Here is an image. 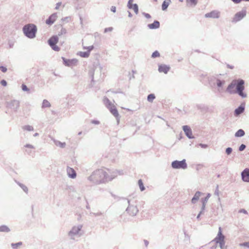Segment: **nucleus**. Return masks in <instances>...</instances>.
<instances>
[{"mask_svg":"<svg viewBox=\"0 0 249 249\" xmlns=\"http://www.w3.org/2000/svg\"><path fill=\"white\" fill-rule=\"evenodd\" d=\"M51 106V104L49 101L47 100H44L42 103V107H48Z\"/></svg>","mask_w":249,"mask_h":249,"instance_id":"27","label":"nucleus"},{"mask_svg":"<svg viewBox=\"0 0 249 249\" xmlns=\"http://www.w3.org/2000/svg\"><path fill=\"white\" fill-rule=\"evenodd\" d=\"M58 42V37L56 36H52L48 40V43L50 46L55 51H59L60 50L59 47L56 45Z\"/></svg>","mask_w":249,"mask_h":249,"instance_id":"6","label":"nucleus"},{"mask_svg":"<svg viewBox=\"0 0 249 249\" xmlns=\"http://www.w3.org/2000/svg\"><path fill=\"white\" fill-rule=\"evenodd\" d=\"M245 135V132L242 129L238 130L235 134V136L236 137H239L243 136Z\"/></svg>","mask_w":249,"mask_h":249,"instance_id":"23","label":"nucleus"},{"mask_svg":"<svg viewBox=\"0 0 249 249\" xmlns=\"http://www.w3.org/2000/svg\"><path fill=\"white\" fill-rule=\"evenodd\" d=\"M135 209L136 213H137L138 212V210L136 208H135Z\"/></svg>","mask_w":249,"mask_h":249,"instance_id":"47","label":"nucleus"},{"mask_svg":"<svg viewBox=\"0 0 249 249\" xmlns=\"http://www.w3.org/2000/svg\"><path fill=\"white\" fill-rule=\"evenodd\" d=\"M240 245L241 246H243V247H245L249 248V242L243 243L242 244H241Z\"/></svg>","mask_w":249,"mask_h":249,"instance_id":"31","label":"nucleus"},{"mask_svg":"<svg viewBox=\"0 0 249 249\" xmlns=\"http://www.w3.org/2000/svg\"><path fill=\"white\" fill-rule=\"evenodd\" d=\"M198 0H186V3L190 6H195L197 3Z\"/></svg>","mask_w":249,"mask_h":249,"instance_id":"22","label":"nucleus"},{"mask_svg":"<svg viewBox=\"0 0 249 249\" xmlns=\"http://www.w3.org/2000/svg\"><path fill=\"white\" fill-rule=\"evenodd\" d=\"M107 177L106 173L102 169L98 170L94 172L89 177L91 180L95 179L97 182H102Z\"/></svg>","mask_w":249,"mask_h":249,"instance_id":"4","label":"nucleus"},{"mask_svg":"<svg viewBox=\"0 0 249 249\" xmlns=\"http://www.w3.org/2000/svg\"><path fill=\"white\" fill-rule=\"evenodd\" d=\"M205 17L207 18H218L219 17V13L216 11H213L205 14Z\"/></svg>","mask_w":249,"mask_h":249,"instance_id":"11","label":"nucleus"},{"mask_svg":"<svg viewBox=\"0 0 249 249\" xmlns=\"http://www.w3.org/2000/svg\"><path fill=\"white\" fill-rule=\"evenodd\" d=\"M145 16H146V18H150V15H149V14H146L145 15Z\"/></svg>","mask_w":249,"mask_h":249,"instance_id":"44","label":"nucleus"},{"mask_svg":"<svg viewBox=\"0 0 249 249\" xmlns=\"http://www.w3.org/2000/svg\"><path fill=\"white\" fill-rule=\"evenodd\" d=\"M246 15V11L245 10L238 12L234 15L232 18V21L234 22H238L244 18Z\"/></svg>","mask_w":249,"mask_h":249,"instance_id":"8","label":"nucleus"},{"mask_svg":"<svg viewBox=\"0 0 249 249\" xmlns=\"http://www.w3.org/2000/svg\"><path fill=\"white\" fill-rule=\"evenodd\" d=\"M23 129L24 130L28 131H31L34 130L33 127L31 125H25L23 127Z\"/></svg>","mask_w":249,"mask_h":249,"instance_id":"25","label":"nucleus"},{"mask_svg":"<svg viewBox=\"0 0 249 249\" xmlns=\"http://www.w3.org/2000/svg\"><path fill=\"white\" fill-rule=\"evenodd\" d=\"M61 2H58L56 5V7H55V9H58L59 8V7L61 5Z\"/></svg>","mask_w":249,"mask_h":249,"instance_id":"39","label":"nucleus"},{"mask_svg":"<svg viewBox=\"0 0 249 249\" xmlns=\"http://www.w3.org/2000/svg\"><path fill=\"white\" fill-rule=\"evenodd\" d=\"M172 166L175 169H185L187 168V164L185 160H183L181 161L175 160L172 163Z\"/></svg>","mask_w":249,"mask_h":249,"instance_id":"7","label":"nucleus"},{"mask_svg":"<svg viewBox=\"0 0 249 249\" xmlns=\"http://www.w3.org/2000/svg\"><path fill=\"white\" fill-rule=\"evenodd\" d=\"M85 49H87L88 50V52H89L90 53V52L94 48V47L93 46H89L88 47H85L84 48Z\"/></svg>","mask_w":249,"mask_h":249,"instance_id":"32","label":"nucleus"},{"mask_svg":"<svg viewBox=\"0 0 249 249\" xmlns=\"http://www.w3.org/2000/svg\"><path fill=\"white\" fill-rule=\"evenodd\" d=\"M111 11L115 13L116 12V7L115 6H112L111 8Z\"/></svg>","mask_w":249,"mask_h":249,"instance_id":"41","label":"nucleus"},{"mask_svg":"<svg viewBox=\"0 0 249 249\" xmlns=\"http://www.w3.org/2000/svg\"><path fill=\"white\" fill-rule=\"evenodd\" d=\"M138 184L139 186V187L142 191L144 190L145 188L144 187V185L143 184L142 181V179H139L138 181Z\"/></svg>","mask_w":249,"mask_h":249,"instance_id":"28","label":"nucleus"},{"mask_svg":"<svg viewBox=\"0 0 249 249\" xmlns=\"http://www.w3.org/2000/svg\"><path fill=\"white\" fill-rule=\"evenodd\" d=\"M57 18V16L56 13L52 14L48 19L46 20V23L48 25H51L53 24Z\"/></svg>","mask_w":249,"mask_h":249,"instance_id":"10","label":"nucleus"},{"mask_svg":"<svg viewBox=\"0 0 249 249\" xmlns=\"http://www.w3.org/2000/svg\"><path fill=\"white\" fill-rule=\"evenodd\" d=\"M66 144L65 142L64 143H62V142H59V146H60L61 147H64L65 146Z\"/></svg>","mask_w":249,"mask_h":249,"instance_id":"40","label":"nucleus"},{"mask_svg":"<svg viewBox=\"0 0 249 249\" xmlns=\"http://www.w3.org/2000/svg\"><path fill=\"white\" fill-rule=\"evenodd\" d=\"M232 152V149L230 147L227 148L226 150V152L228 155L230 154Z\"/></svg>","mask_w":249,"mask_h":249,"instance_id":"33","label":"nucleus"},{"mask_svg":"<svg viewBox=\"0 0 249 249\" xmlns=\"http://www.w3.org/2000/svg\"><path fill=\"white\" fill-rule=\"evenodd\" d=\"M221 84H222V83L220 81H219L218 83H217V86L218 87H220L221 86Z\"/></svg>","mask_w":249,"mask_h":249,"instance_id":"43","label":"nucleus"},{"mask_svg":"<svg viewBox=\"0 0 249 249\" xmlns=\"http://www.w3.org/2000/svg\"><path fill=\"white\" fill-rule=\"evenodd\" d=\"M148 26L151 29L158 28L160 27V22L155 21L153 23L148 24Z\"/></svg>","mask_w":249,"mask_h":249,"instance_id":"17","label":"nucleus"},{"mask_svg":"<svg viewBox=\"0 0 249 249\" xmlns=\"http://www.w3.org/2000/svg\"><path fill=\"white\" fill-rule=\"evenodd\" d=\"M22 245L21 242H18L16 244H12V247L13 249H17L18 247Z\"/></svg>","mask_w":249,"mask_h":249,"instance_id":"29","label":"nucleus"},{"mask_svg":"<svg viewBox=\"0 0 249 249\" xmlns=\"http://www.w3.org/2000/svg\"><path fill=\"white\" fill-rule=\"evenodd\" d=\"M22 89L24 91H28L29 90L27 86L25 85H23V84L22 85Z\"/></svg>","mask_w":249,"mask_h":249,"instance_id":"36","label":"nucleus"},{"mask_svg":"<svg viewBox=\"0 0 249 249\" xmlns=\"http://www.w3.org/2000/svg\"><path fill=\"white\" fill-rule=\"evenodd\" d=\"M112 30H113L112 27L107 28L105 29V32H111L112 31Z\"/></svg>","mask_w":249,"mask_h":249,"instance_id":"37","label":"nucleus"},{"mask_svg":"<svg viewBox=\"0 0 249 249\" xmlns=\"http://www.w3.org/2000/svg\"><path fill=\"white\" fill-rule=\"evenodd\" d=\"M225 236L222 233V229L219 228L216 237L211 243V249H222L225 245Z\"/></svg>","mask_w":249,"mask_h":249,"instance_id":"2","label":"nucleus"},{"mask_svg":"<svg viewBox=\"0 0 249 249\" xmlns=\"http://www.w3.org/2000/svg\"><path fill=\"white\" fill-rule=\"evenodd\" d=\"M170 70V67L165 65H160L159 66V71L160 72L167 73Z\"/></svg>","mask_w":249,"mask_h":249,"instance_id":"16","label":"nucleus"},{"mask_svg":"<svg viewBox=\"0 0 249 249\" xmlns=\"http://www.w3.org/2000/svg\"><path fill=\"white\" fill-rule=\"evenodd\" d=\"M155 99V96L154 94H150L147 97V100L150 102H152Z\"/></svg>","mask_w":249,"mask_h":249,"instance_id":"26","label":"nucleus"},{"mask_svg":"<svg viewBox=\"0 0 249 249\" xmlns=\"http://www.w3.org/2000/svg\"><path fill=\"white\" fill-rule=\"evenodd\" d=\"M89 52H80L78 54L82 57H88L89 55Z\"/></svg>","mask_w":249,"mask_h":249,"instance_id":"24","label":"nucleus"},{"mask_svg":"<svg viewBox=\"0 0 249 249\" xmlns=\"http://www.w3.org/2000/svg\"><path fill=\"white\" fill-rule=\"evenodd\" d=\"M170 2V0H165L162 4V9L163 10H166L169 6Z\"/></svg>","mask_w":249,"mask_h":249,"instance_id":"20","label":"nucleus"},{"mask_svg":"<svg viewBox=\"0 0 249 249\" xmlns=\"http://www.w3.org/2000/svg\"><path fill=\"white\" fill-rule=\"evenodd\" d=\"M183 129L187 135V136L189 138H193L192 130L190 127L187 125H184L183 126Z\"/></svg>","mask_w":249,"mask_h":249,"instance_id":"14","label":"nucleus"},{"mask_svg":"<svg viewBox=\"0 0 249 249\" xmlns=\"http://www.w3.org/2000/svg\"><path fill=\"white\" fill-rule=\"evenodd\" d=\"M10 230L6 225H2L0 226V232H8L10 231Z\"/></svg>","mask_w":249,"mask_h":249,"instance_id":"21","label":"nucleus"},{"mask_svg":"<svg viewBox=\"0 0 249 249\" xmlns=\"http://www.w3.org/2000/svg\"><path fill=\"white\" fill-rule=\"evenodd\" d=\"M64 63L66 66L69 67H72L76 66L77 64L78 60L76 59H67L64 57H62Z\"/></svg>","mask_w":249,"mask_h":249,"instance_id":"9","label":"nucleus"},{"mask_svg":"<svg viewBox=\"0 0 249 249\" xmlns=\"http://www.w3.org/2000/svg\"><path fill=\"white\" fill-rule=\"evenodd\" d=\"M246 148V145L245 144H241L239 147V150L241 151L244 150Z\"/></svg>","mask_w":249,"mask_h":249,"instance_id":"34","label":"nucleus"},{"mask_svg":"<svg viewBox=\"0 0 249 249\" xmlns=\"http://www.w3.org/2000/svg\"><path fill=\"white\" fill-rule=\"evenodd\" d=\"M244 81L243 80L239 79L233 80L227 89L228 92H233V89L236 86L238 93L242 97H246V94L243 91L244 89Z\"/></svg>","mask_w":249,"mask_h":249,"instance_id":"1","label":"nucleus"},{"mask_svg":"<svg viewBox=\"0 0 249 249\" xmlns=\"http://www.w3.org/2000/svg\"><path fill=\"white\" fill-rule=\"evenodd\" d=\"M160 56V54L157 51H155L152 54V57L153 58L158 57Z\"/></svg>","mask_w":249,"mask_h":249,"instance_id":"30","label":"nucleus"},{"mask_svg":"<svg viewBox=\"0 0 249 249\" xmlns=\"http://www.w3.org/2000/svg\"><path fill=\"white\" fill-rule=\"evenodd\" d=\"M0 70L3 72H5L7 71L6 68L5 67H3V66H0Z\"/></svg>","mask_w":249,"mask_h":249,"instance_id":"35","label":"nucleus"},{"mask_svg":"<svg viewBox=\"0 0 249 249\" xmlns=\"http://www.w3.org/2000/svg\"><path fill=\"white\" fill-rule=\"evenodd\" d=\"M131 208V207H129L128 208V209H130Z\"/></svg>","mask_w":249,"mask_h":249,"instance_id":"48","label":"nucleus"},{"mask_svg":"<svg viewBox=\"0 0 249 249\" xmlns=\"http://www.w3.org/2000/svg\"><path fill=\"white\" fill-rule=\"evenodd\" d=\"M244 110V107L242 106H240L239 107H238L237 109L235 110L234 114L235 115L238 116L242 112H243Z\"/></svg>","mask_w":249,"mask_h":249,"instance_id":"18","label":"nucleus"},{"mask_svg":"<svg viewBox=\"0 0 249 249\" xmlns=\"http://www.w3.org/2000/svg\"><path fill=\"white\" fill-rule=\"evenodd\" d=\"M132 2L133 0H129L128 2L127 6L128 8L133 10L135 13L137 14L138 13V5L136 4H133Z\"/></svg>","mask_w":249,"mask_h":249,"instance_id":"13","label":"nucleus"},{"mask_svg":"<svg viewBox=\"0 0 249 249\" xmlns=\"http://www.w3.org/2000/svg\"><path fill=\"white\" fill-rule=\"evenodd\" d=\"M68 175L69 177L74 178L76 177V173L75 170L71 167H68L67 169Z\"/></svg>","mask_w":249,"mask_h":249,"instance_id":"15","label":"nucleus"},{"mask_svg":"<svg viewBox=\"0 0 249 249\" xmlns=\"http://www.w3.org/2000/svg\"><path fill=\"white\" fill-rule=\"evenodd\" d=\"M240 213H247V211H246V210H243H243H241L240 211Z\"/></svg>","mask_w":249,"mask_h":249,"instance_id":"42","label":"nucleus"},{"mask_svg":"<svg viewBox=\"0 0 249 249\" xmlns=\"http://www.w3.org/2000/svg\"><path fill=\"white\" fill-rule=\"evenodd\" d=\"M105 104L109 110L110 112L114 115L117 119L118 124L119 123V114L115 107L107 98H106L104 99Z\"/></svg>","mask_w":249,"mask_h":249,"instance_id":"5","label":"nucleus"},{"mask_svg":"<svg viewBox=\"0 0 249 249\" xmlns=\"http://www.w3.org/2000/svg\"><path fill=\"white\" fill-rule=\"evenodd\" d=\"M228 67L230 69H233V66H230L228 65Z\"/></svg>","mask_w":249,"mask_h":249,"instance_id":"45","label":"nucleus"},{"mask_svg":"<svg viewBox=\"0 0 249 249\" xmlns=\"http://www.w3.org/2000/svg\"><path fill=\"white\" fill-rule=\"evenodd\" d=\"M27 146L29 147H31V148H33V147L32 145H27Z\"/></svg>","mask_w":249,"mask_h":249,"instance_id":"46","label":"nucleus"},{"mask_svg":"<svg viewBox=\"0 0 249 249\" xmlns=\"http://www.w3.org/2000/svg\"><path fill=\"white\" fill-rule=\"evenodd\" d=\"M242 178L244 181L249 182V169H245L242 173Z\"/></svg>","mask_w":249,"mask_h":249,"instance_id":"12","label":"nucleus"},{"mask_svg":"<svg viewBox=\"0 0 249 249\" xmlns=\"http://www.w3.org/2000/svg\"><path fill=\"white\" fill-rule=\"evenodd\" d=\"M23 31L27 37L32 38L35 37L37 29L35 25L29 24L24 26Z\"/></svg>","mask_w":249,"mask_h":249,"instance_id":"3","label":"nucleus"},{"mask_svg":"<svg viewBox=\"0 0 249 249\" xmlns=\"http://www.w3.org/2000/svg\"><path fill=\"white\" fill-rule=\"evenodd\" d=\"M200 195H201V193L199 192H197L195 194L194 196L193 197V198L192 199V203H196V201L199 199Z\"/></svg>","mask_w":249,"mask_h":249,"instance_id":"19","label":"nucleus"},{"mask_svg":"<svg viewBox=\"0 0 249 249\" xmlns=\"http://www.w3.org/2000/svg\"><path fill=\"white\" fill-rule=\"evenodd\" d=\"M0 84L3 86H6L7 85V82L5 80H2L0 82Z\"/></svg>","mask_w":249,"mask_h":249,"instance_id":"38","label":"nucleus"}]
</instances>
